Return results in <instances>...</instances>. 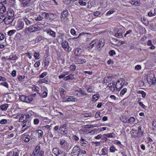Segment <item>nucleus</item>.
Here are the masks:
<instances>
[{
	"instance_id": "1",
	"label": "nucleus",
	"mask_w": 156,
	"mask_h": 156,
	"mask_svg": "<svg viewBox=\"0 0 156 156\" xmlns=\"http://www.w3.org/2000/svg\"><path fill=\"white\" fill-rule=\"evenodd\" d=\"M28 13H29L28 15H29V13H30V16H29L28 18H27L26 17H23V19L26 24L27 25L29 26L32 24V21L33 20H34L33 16V15H35V14L33 12L30 11L28 12Z\"/></svg>"
},
{
	"instance_id": "2",
	"label": "nucleus",
	"mask_w": 156,
	"mask_h": 156,
	"mask_svg": "<svg viewBox=\"0 0 156 156\" xmlns=\"http://www.w3.org/2000/svg\"><path fill=\"white\" fill-rule=\"evenodd\" d=\"M66 136H61V138L59 140H60V145L61 147L63 149L66 148V146L67 145L68 143L66 141L65 137Z\"/></svg>"
},
{
	"instance_id": "3",
	"label": "nucleus",
	"mask_w": 156,
	"mask_h": 156,
	"mask_svg": "<svg viewBox=\"0 0 156 156\" xmlns=\"http://www.w3.org/2000/svg\"><path fill=\"white\" fill-rule=\"evenodd\" d=\"M121 80H118L117 81L115 87L116 90L119 91L122 88L125 83H123V81L124 80L123 79H121Z\"/></svg>"
},
{
	"instance_id": "4",
	"label": "nucleus",
	"mask_w": 156,
	"mask_h": 156,
	"mask_svg": "<svg viewBox=\"0 0 156 156\" xmlns=\"http://www.w3.org/2000/svg\"><path fill=\"white\" fill-rule=\"evenodd\" d=\"M80 152V149L78 145H76L73 149L71 154L78 156Z\"/></svg>"
},
{
	"instance_id": "5",
	"label": "nucleus",
	"mask_w": 156,
	"mask_h": 156,
	"mask_svg": "<svg viewBox=\"0 0 156 156\" xmlns=\"http://www.w3.org/2000/svg\"><path fill=\"white\" fill-rule=\"evenodd\" d=\"M147 81H148L149 80H152V84H155L156 80L154 73L152 72L150 73L149 74H148L147 77Z\"/></svg>"
},
{
	"instance_id": "6",
	"label": "nucleus",
	"mask_w": 156,
	"mask_h": 156,
	"mask_svg": "<svg viewBox=\"0 0 156 156\" xmlns=\"http://www.w3.org/2000/svg\"><path fill=\"white\" fill-rule=\"evenodd\" d=\"M68 15V11L66 10L64 11H63L61 13V21L62 22H64V20L65 19H67V16Z\"/></svg>"
},
{
	"instance_id": "7",
	"label": "nucleus",
	"mask_w": 156,
	"mask_h": 156,
	"mask_svg": "<svg viewBox=\"0 0 156 156\" xmlns=\"http://www.w3.org/2000/svg\"><path fill=\"white\" fill-rule=\"evenodd\" d=\"M21 2L24 7L29 6L32 5V1L31 0H19Z\"/></svg>"
},
{
	"instance_id": "8",
	"label": "nucleus",
	"mask_w": 156,
	"mask_h": 156,
	"mask_svg": "<svg viewBox=\"0 0 156 156\" xmlns=\"http://www.w3.org/2000/svg\"><path fill=\"white\" fill-rule=\"evenodd\" d=\"M61 45L66 51H69V46L68 42L66 41L62 40Z\"/></svg>"
},
{
	"instance_id": "9",
	"label": "nucleus",
	"mask_w": 156,
	"mask_h": 156,
	"mask_svg": "<svg viewBox=\"0 0 156 156\" xmlns=\"http://www.w3.org/2000/svg\"><path fill=\"white\" fill-rule=\"evenodd\" d=\"M59 130L62 132V134L64 136L65 134H67L68 133V129L66 127V125L64 124L61 126L59 129Z\"/></svg>"
},
{
	"instance_id": "10",
	"label": "nucleus",
	"mask_w": 156,
	"mask_h": 156,
	"mask_svg": "<svg viewBox=\"0 0 156 156\" xmlns=\"http://www.w3.org/2000/svg\"><path fill=\"white\" fill-rule=\"evenodd\" d=\"M24 26V23L23 21H18L17 25L16 26V28L18 30L22 29L23 28Z\"/></svg>"
},
{
	"instance_id": "11",
	"label": "nucleus",
	"mask_w": 156,
	"mask_h": 156,
	"mask_svg": "<svg viewBox=\"0 0 156 156\" xmlns=\"http://www.w3.org/2000/svg\"><path fill=\"white\" fill-rule=\"evenodd\" d=\"M124 33V31L121 29H119L117 31V33L115 34V36L119 38L123 37V34Z\"/></svg>"
},
{
	"instance_id": "12",
	"label": "nucleus",
	"mask_w": 156,
	"mask_h": 156,
	"mask_svg": "<svg viewBox=\"0 0 156 156\" xmlns=\"http://www.w3.org/2000/svg\"><path fill=\"white\" fill-rule=\"evenodd\" d=\"M14 17H5V23L6 24H9L12 23L14 19Z\"/></svg>"
},
{
	"instance_id": "13",
	"label": "nucleus",
	"mask_w": 156,
	"mask_h": 156,
	"mask_svg": "<svg viewBox=\"0 0 156 156\" xmlns=\"http://www.w3.org/2000/svg\"><path fill=\"white\" fill-rule=\"evenodd\" d=\"M47 33L51 36L55 37H56V33L52 31L51 29H47L46 30Z\"/></svg>"
},
{
	"instance_id": "14",
	"label": "nucleus",
	"mask_w": 156,
	"mask_h": 156,
	"mask_svg": "<svg viewBox=\"0 0 156 156\" xmlns=\"http://www.w3.org/2000/svg\"><path fill=\"white\" fill-rule=\"evenodd\" d=\"M113 78L112 76H107L104 78L103 83H107L111 81Z\"/></svg>"
},
{
	"instance_id": "15",
	"label": "nucleus",
	"mask_w": 156,
	"mask_h": 156,
	"mask_svg": "<svg viewBox=\"0 0 156 156\" xmlns=\"http://www.w3.org/2000/svg\"><path fill=\"white\" fill-rule=\"evenodd\" d=\"M33 27V26L32 25L27 28L25 29L24 32L27 34H29L30 32H34Z\"/></svg>"
},
{
	"instance_id": "16",
	"label": "nucleus",
	"mask_w": 156,
	"mask_h": 156,
	"mask_svg": "<svg viewBox=\"0 0 156 156\" xmlns=\"http://www.w3.org/2000/svg\"><path fill=\"white\" fill-rule=\"evenodd\" d=\"M59 91L62 98L63 99L66 100V98L65 97V92H66L65 90L62 88H60L59 89Z\"/></svg>"
},
{
	"instance_id": "17",
	"label": "nucleus",
	"mask_w": 156,
	"mask_h": 156,
	"mask_svg": "<svg viewBox=\"0 0 156 156\" xmlns=\"http://www.w3.org/2000/svg\"><path fill=\"white\" fill-rule=\"evenodd\" d=\"M18 55H12L9 56L7 60L9 61H10V60L15 61L18 58Z\"/></svg>"
},
{
	"instance_id": "18",
	"label": "nucleus",
	"mask_w": 156,
	"mask_h": 156,
	"mask_svg": "<svg viewBox=\"0 0 156 156\" xmlns=\"http://www.w3.org/2000/svg\"><path fill=\"white\" fill-rule=\"evenodd\" d=\"M23 139L26 143L28 142L30 140V136L29 135L24 134L23 136Z\"/></svg>"
},
{
	"instance_id": "19",
	"label": "nucleus",
	"mask_w": 156,
	"mask_h": 156,
	"mask_svg": "<svg viewBox=\"0 0 156 156\" xmlns=\"http://www.w3.org/2000/svg\"><path fill=\"white\" fill-rule=\"evenodd\" d=\"M77 62L78 64H83L86 62V60L81 58L80 56H79L77 57Z\"/></svg>"
},
{
	"instance_id": "20",
	"label": "nucleus",
	"mask_w": 156,
	"mask_h": 156,
	"mask_svg": "<svg viewBox=\"0 0 156 156\" xmlns=\"http://www.w3.org/2000/svg\"><path fill=\"white\" fill-rule=\"evenodd\" d=\"M128 118L125 115L121 116L120 117L121 120L125 123H127L128 121Z\"/></svg>"
},
{
	"instance_id": "21",
	"label": "nucleus",
	"mask_w": 156,
	"mask_h": 156,
	"mask_svg": "<svg viewBox=\"0 0 156 156\" xmlns=\"http://www.w3.org/2000/svg\"><path fill=\"white\" fill-rule=\"evenodd\" d=\"M67 99L65 102H68L70 101H77V99L76 98H74L73 96H70Z\"/></svg>"
},
{
	"instance_id": "22",
	"label": "nucleus",
	"mask_w": 156,
	"mask_h": 156,
	"mask_svg": "<svg viewBox=\"0 0 156 156\" xmlns=\"http://www.w3.org/2000/svg\"><path fill=\"white\" fill-rule=\"evenodd\" d=\"M82 52V50L79 48H77L75 51L74 54L76 56H80V55Z\"/></svg>"
},
{
	"instance_id": "23",
	"label": "nucleus",
	"mask_w": 156,
	"mask_h": 156,
	"mask_svg": "<svg viewBox=\"0 0 156 156\" xmlns=\"http://www.w3.org/2000/svg\"><path fill=\"white\" fill-rule=\"evenodd\" d=\"M40 149V147H38L37 146L34 149V151L33 152L32 154H31V156H36V154H37V153L39 152V150Z\"/></svg>"
},
{
	"instance_id": "24",
	"label": "nucleus",
	"mask_w": 156,
	"mask_h": 156,
	"mask_svg": "<svg viewBox=\"0 0 156 156\" xmlns=\"http://www.w3.org/2000/svg\"><path fill=\"white\" fill-rule=\"evenodd\" d=\"M50 13H47L45 12H42V16L44 18H45L46 19H50Z\"/></svg>"
},
{
	"instance_id": "25",
	"label": "nucleus",
	"mask_w": 156,
	"mask_h": 156,
	"mask_svg": "<svg viewBox=\"0 0 156 156\" xmlns=\"http://www.w3.org/2000/svg\"><path fill=\"white\" fill-rule=\"evenodd\" d=\"M6 10L4 4L0 5V13H3Z\"/></svg>"
},
{
	"instance_id": "26",
	"label": "nucleus",
	"mask_w": 156,
	"mask_h": 156,
	"mask_svg": "<svg viewBox=\"0 0 156 156\" xmlns=\"http://www.w3.org/2000/svg\"><path fill=\"white\" fill-rule=\"evenodd\" d=\"M60 150L57 148H54L52 150V152L54 154L57 156L60 153Z\"/></svg>"
},
{
	"instance_id": "27",
	"label": "nucleus",
	"mask_w": 156,
	"mask_h": 156,
	"mask_svg": "<svg viewBox=\"0 0 156 156\" xmlns=\"http://www.w3.org/2000/svg\"><path fill=\"white\" fill-rule=\"evenodd\" d=\"M104 39L103 38H101L98 42V45L99 46V48L102 47L104 45Z\"/></svg>"
},
{
	"instance_id": "28",
	"label": "nucleus",
	"mask_w": 156,
	"mask_h": 156,
	"mask_svg": "<svg viewBox=\"0 0 156 156\" xmlns=\"http://www.w3.org/2000/svg\"><path fill=\"white\" fill-rule=\"evenodd\" d=\"M36 131L37 133L38 134V138L40 139H41L43 134V131L39 129L37 130Z\"/></svg>"
},
{
	"instance_id": "29",
	"label": "nucleus",
	"mask_w": 156,
	"mask_h": 156,
	"mask_svg": "<svg viewBox=\"0 0 156 156\" xmlns=\"http://www.w3.org/2000/svg\"><path fill=\"white\" fill-rule=\"evenodd\" d=\"M135 119L133 117H131L129 119L128 118V122L129 124H132L135 121Z\"/></svg>"
},
{
	"instance_id": "30",
	"label": "nucleus",
	"mask_w": 156,
	"mask_h": 156,
	"mask_svg": "<svg viewBox=\"0 0 156 156\" xmlns=\"http://www.w3.org/2000/svg\"><path fill=\"white\" fill-rule=\"evenodd\" d=\"M8 107V105L5 104L0 106V108L3 111H6Z\"/></svg>"
},
{
	"instance_id": "31",
	"label": "nucleus",
	"mask_w": 156,
	"mask_h": 156,
	"mask_svg": "<svg viewBox=\"0 0 156 156\" xmlns=\"http://www.w3.org/2000/svg\"><path fill=\"white\" fill-rule=\"evenodd\" d=\"M138 132H139V133L138 135H137V136L140 137L144 135V132L141 130V126H140L138 127Z\"/></svg>"
},
{
	"instance_id": "32",
	"label": "nucleus",
	"mask_w": 156,
	"mask_h": 156,
	"mask_svg": "<svg viewBox=\"0 0 156 156\" xmlns=\"http://www.w3.org/2000/svg\"><path fill=\"white\" fill-rule=\"evenodd\" d=\"M40 81L41 83H45L46 84H50V81H49L47 78H45L42 80H41Z\"/></svg>"
},
{
	"instance_id": "33",
	"label": "nucleus",
	"mask_w": 156,
	"mask_h": 156,
	"mask_svg": "<svg viewBox=\"0 0 156 156\" xmlns=\"http://www.w3.org/2000/svg\"><path fill=\"white\" fill-rule=\"evenodd\" d=\"M33 98L30 96H26L24 102L29 103L33 101Z\"/></svg>"
},
{
	"instance_id": "34",
	"label": "nucleus",
	"mask_w": 156,
	"mask_h": 156,
	"mask_svg": "<svg viewBox=\"0 0 156 156\" xmlns=\"http://www.w3.org/2000/svg\"><path fill=\"white\" fill-rule=\"evenodd\" d=\"M7 15L10 17H14V12L12 10H10L7 12Z\"/></svg>"
},
{
	"instance_id": "35",
	"label": "nucleus",
	"mask_w": 156,
	"mask_h": 156,
	"mask_svg": "<svg viewBox=\"0 0 156 156\" xmlns=\"http://www.w3.org/2000/svg\"><path fill=\"white\" fill-rule=\"evenodd\" d=\"M21 116L20 117L19 119V122H23L24 121L26 120L25 117V115L24 114H22L21 115Z\"/></svg>"
},
{
	"instance_id": "36",
	"label": "nucleus",
	"mask_w": 156,
	"mask_h": 156,
	"mask_svg": "<svg viewBox=\"0 0 156 156\" xmlns=\"http://www.w3.org/2000/svg\"><path fill=\"white\" fill-rule=\"evenodd\" d=\"M33 27L34 32L39 30L40 28L38 26V24H34L33 25Z\"/></svg>"
},
{
	"instance_id": "37",
	"label": "nucleus",
	"mask_w": 156,
	"mask_h": 156,
	"mask_svg": "<svg viewBox=\"0 0 156 156\" xmlns=\"http://www.w3.org/2000/svg\"><path fill=\"white\" fill-rule=\"evenodd\" d=\"M73 76L72 74H71L69 76L65 77L64 80L65 81H67V80L69 79L72 80L73 79Z\"/></svg>"
},
{
	"instance_id": "38",
	"label": "nucleus",
	"mask_w": 156,
	"mask_h": 156,
	"mask_svg": "<svg viewBox=\"0 0 156 156\" xmlns=\"http://www.w3.org/2000/svg\"><path fill=\"white\" fill-rule=\"evenodd\" d=\"M57 156H67V154L63 151L60 150V153Z\"/></svg>"
},
{
	"instance_id": "39",
	"label": "nucleus",
	"mask_w": 156,
	"mask_h": 156,
	"mask_svg": "<svg viewBox=\"0 0 156 156\" xmlns=\"http://www.w3.org/2000/svg\"><path fill=\"white\" fill-rule=\"evenodd\" d=\"M33 16V18H34V19H35L37 21H41L42 20L44 19V17H43L42 16H41L40 15L38 16L37 18L36 17H34V16Z\"/></svg>"
},
{
	"instance_id": "40",
	"label": "nucleus",
	"mask_w": 156,
	"mask_h": 156,
	"mask_svg": "<svg viewBox=\"0 0 156 156\" xmlns=\"http://www.w3.org/2000/svg\"><path fill=\"white\" fill-rule=\"evenodd\" d=\"M96 40H94L92 42L90 43V44L89 45H90L89 46L88 48H92L94 46V45L96 44Z\"/></svg>"
},
{
	"instance_id": "41",
	"label": "nucleus",
	"mask_w": 156,
	"mask_h": 156,
	"mask_svg": "<svg viewBox=\"0 0 156 156\" xmlns=\"http://www.w3.org/2000/svg\"><path fill=\"white\" fill-rule=\"evenodd\" d=\"M58 16L56 14H53L50 13V19H55L57 18Z\"/></svg>"
},
{
	"instance_id": "42",
	"label": "nucleus",
	"mask_w": 156,
	"mask_h": 156,
	"mask_svg": "<svg viewBox=\"0 0 156 156\" xmlns=\"http://www.w3.org/2000/svg\"><path fill=\"white\" fill-rule=\"evenodd\" d=\"M16 32V31L15 30H11L9 31L8 33L7 34H8L9 36H11L13 35Z\"/></svg>"
},
{
	"instance_id": "43",
	"label": "nucleus",
	"mask_w": 156,
	"mask_h": 156,
	"mask_svg": "<svg viewBox=\"0 0 156 156\" xmlns=\"http://www.w3.org/2000/svg\"><path fill=\"white\" fill-rule=\"evenodd\" d=\"M79 3L80 5L81 6H85L87 4V3L84 1L83 0H80L79 1Z\"/></svg>"
},
{
	"instance_id": "44",
	"label": "nucleus",
	"mask_w": 156,
	"mask_h": 156,
	"mask_svg": "<svg viewBox=\"0 0 156 156\" xmlns=\"http://www.w3.org/2000/svg\"><path fill=\"white\" fill-rule=\"evenodd\" d=\"M25 78V76H17V78L20 81L22 82L23 81V79Z\"/></svg>"
},
{
	"instance_id": "45",
	"label": "nucleus",
	"mask_w": 156,
	"mask_h": 156,
	"mask_svg": "<svg viewBox=\"0 0 156 156\" xmlns=\"http://www.w3.org/2000/svg\"><path fill=\"white\" fill-rule=\"evenodd\" d=\"M117 150L116 149L114 146H112L110 148V151L112 152H115L116 151H117Z\"/></svg>"
},
{
	"instance_id": "46",
	"label": "nucleus",
	"mask_w": 156,
	"mask_h": 156,
	"mask_svg": "<svg viewBox=\"0 0 156 156\" xmlns=\"http://www.w3.org/2000/svg\"><path fill=\"white\" fill-rule=\"evenodd\" d=\"M48 133L50 137H52L53 136L56 134L55 132H51V131H48Z\"/></svg>"
},
{
	"instance_id": "47",
	"label": "nucleus",
	"mask_w": 156,
	"mask_h": 156,
	"mask_svg": "<svg viewBox=\"0 0 156 156\" xmlns=\"http://www.w3.org/2000/svg\"><path fill=\"white\" fill-rule=\"evenodd\" d=\"M5 17L2 15H0V23L4 21H5Z\"/></svg>"
},
{
	"instance_id": "48",
	"label": "nucleus",
	"mask_w": 156,
	"mask_h": 156,
	"mask_svg": "<svg viewBox=\"0 0 156 156\" xmlns=\"http://www.w3.org/2000/svg\"><path fill=\"white\" fill-rule=\"evenodd\" d=\"M127 89L126 88H123L120 93V95L122 96L126 92Z\"/></svg>"
},
{
	"instance_id": "49",
	"label": "nucleus",
	"mask_w": 156,
	"mask_h": 156,
	"mask_svg": "<svg viewBox=\"0 0 156 156\" xmlns=\"http://www.w3.org/2000/svg\"><path fill=\"white\" fill-rule=\"evenodd\" d=\"M47 95L48 92L46 91H44L43 92V93L41 94V96L42 98H45L47 97Z\"/></svg>"
},
{
	"instance_id": "50",
	"label": "nucleus",
	"mask_w": 156,
	"mask_h": 156,
	"mask_svg": "<svg viewBox=\"0 0 156 156\" xmlns=\"http://www.w3.org/2000/svg\"><path fill=\"white\" fill-rule=\"evenodd\" d=\"M69 68L71 70L74 71L76 69V67L75 65H73L70 66Z\"/></svg>"
},
{
	"instance_id": "51",
	"label": "nucleus",
	"mask_w": 156,
	"mask_h": 156,
	"mask_svg": "<svg viewBox=\"0 0 156 156\" xmlns=\"http://www.w3.org/2000/svg\"><path fill=\"white\" fill-rule=\"evenodd\" d=\"M26 96L24 95H22L21 96H20V99L21 100V101L25 102V98H26Z\"/></svg>"
},
{
	"instance_id": "52",
	"label": "nucleus",
	"mask_w": 156,
	"mask_h": 156,
	"mask_svg": "<svg viewBox=\"0 0 156 156\" xmlns=\"http://www.w3.org/2000/svg\"><path fill=\"white\" fill-rule=\"evenodd\" d=\"M98 100V94L94 95L93 96L92 100L96 102Z\"/></svg>"
},
{
	"instance_id": "53",
	"label": "nucleus",
	"mask_w": 156,
	"mask_h": 156,
	"mask_svg": "<svg viewBox=\"0 0 156 156\" xmlns=\"http://www.w3.org/2000/svg\"><path fill=\"white\" fill-rule=\"evenodd\" d=\"M8 1L7 0H0V5L7 4Z\"/></svg>"
},
{
	"instance_id": "54",
	"label": "nucleus",
	"mask_w": 156,
	"mask_h": 156,
	"mask_svg": "<svg viewBox=\"0 0 156 156\" xmlns=\"http://www.w3.org/2000/svg\"><path fill=\"white\" fill-rule=\"evenodd\" d=\"M102 153L101 154L105 155L106 154L107 152V150L106 148H103L101 151ZM101 155V154H100Z\"/></svg>"
},
{
	"instance_id": "55",
	"label": "nucleus",
	"mask_w": 156,
	"mask_h": 156,
	"mask_svg": "<svg viewBox=\"0 0 156 156\" xmlns=\"http://www.w3.org/2000/svg\"><path fill=\"white\" fill-rule=\"evenodd\" d=\"M109 53L110 55L111 56H113L114 55H115L116 54L115 51L113 50H110L109 51Z\"/></svg>"
},
{
	"instance_id": "56",
	"label": "nucleus",
	"mask_w": 156,
	"mask_h": 156,
	"mask_svg": "<svg viewBox=\"0 0 156 156\" xmlns=\"http://www.w3.org/2000/svg\"><path fill=\"white\" fill-rule=\"evenodd\" d=\"M40 121L38 119L36 118L34 120V123L35 125H37L39 123Z\"/></svg>"
},
{
	"instance_id": "57",
	"label": "nucleus",
	"mask_w": 156,
	"mask_h": 156,
	"mask_svg": "<svg viewBox=\"0 0 156 156\" xmlns=\"http://www.w3.org/2000/svg\"><path fill=\"white\" fill-rule=\"evenodd\" d=\"M7 122V120L6 119H2L0 121V123L2 124H4Z\"/></svg>"
},
{
	"instance_id": "58",
	"label": "nucleus",
	"mask_w": 156,
	"mask_h": 156,
	"mask_svg": "<svg viewBox=\"0 0 156 156\" xmlns=\"http://www.w3.org/2000/svg\"><path fill=\"white\" fill-rule=\"evenodd\" d=\"M47 73L46 72H44L42 73L39 76L40 78H43L46 76Z\"/></svg>"
},
{
	"instance_id": "59",
	"label": "nucleus",
	"mask_w": 156,
	"mask_h": 156,
	"mask_svg": "<svg viewBox=\"0 0 156 156\" xmlns=\"http://www.w3.org/2000/svg\"><path fill=\"white\" fill-rule=\"evenodd\" d=\"M94 90V88L93 87H89L87 90V91L89 92H93Z\"/></svg>"
},
{
	"instance_id": "60",
	"label": "nucleus",
	"mask_w": 156,
	"mask_h": 156,
	"mask_svg": "<svg viewBox=\"0 0 156 156\" xmlns=\"http://www.w3.org/2000/svg\"><path fill=\"white\" fill-rule=\"evenodd\" d=\"M142 22L146 25H147L148 24V21L144 18H143V20H142Z\"/></svg>"
},
{
	"instance_id": "61",
	"label": "nucleus",
	"mask_w": 156,
	"mask_h": 156,
	"mask_svg": "<svg viewBox=\"0 0 156 156\" xmlns=\"http://www.w3.org/2000/svg\"><path fill=\"white\" fill-rule=\"evenodd\" d=\"M2 85H3L7 88H9V85L8 83L6 82H3L1 83Z\"/></svg>"
},
{
	"instance_id": "62",
	"label": "nucleus",
	"mask_w": 156,
	"mask_h": 156,
	"mask_svg": "<svg viewBox=\"0 0 156 156\" xmlns=\"http://www.w3.org/2000/svg\"><path fill=\"white\" fill-rule=\"evenodd\" d=\"M39 54L37 52H35L34 54V57L35 59H38L39 58Z\"/></svg>"
},
{
	"instance_id": "63",
	"label": "nucleus",
	"mask_w": 156,
	"mask_h": 156,
	"mask_svg": "<svg viewBox=\"0 0 156 156\" xmlns=\"http://www.w3.org/2000/svg\"><path fill=\"white\" fill-rule=\"evenodd\" d=\"M113 134H114L113 133H108L105 134V136L108 137H111L113 138H114V136L113 135Z\"/></svg>"
},
{
	"instance_id": "64",
	"label": "nucleus",
	"mask_w": 156,
	"mask_h": 156,
	"mask_svg": "<svg viewBox=\"0 0 156 156\" xmlns=\"http://www.w3.org/2000/svg\"><path fill=\"white\" fill-rule=\"evenodd\" d=\"M141 69V66L139 65H137L135 67V69L137 70H139Z\"/></svg>"
}]
</instances>
